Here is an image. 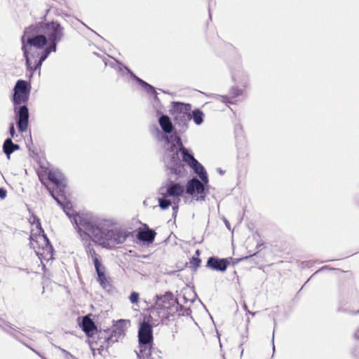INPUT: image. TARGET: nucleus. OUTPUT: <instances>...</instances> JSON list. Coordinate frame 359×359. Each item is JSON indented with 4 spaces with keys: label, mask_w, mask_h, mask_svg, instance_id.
Returning <instances> with one entry per match:
<instances>
[{
    "label": "nucleus",
    "mask_w": 359,
    "mask_h": 359,
    "mask_svg": "<svg viewBox=\"0 0 359 359\" xmlns=\"http://www.w3.org/2000/svg\"><path fill=\"white\" fill-rule=\"evenodd\" d=\"M248 257H249L247 256V257L238 259H237L236 262H238L239 261H241V260H243V259H247Z\"/></svg>",
    "instance_id": "nucleus-48"
},
{
    "label": "nucleus",
    "mask_w": 359,
    "mask_h": 359,
    "mask_svg": "<svg viewBox=\"0 0 359 359\" xmlns=\"http://www.w3.org/2000/svg\"><path fill=\"white\" fill-rule=\"evenodd\" d=\"M217 170L221 175L224 174V171L221 168H218Z\"/></svg>",
    "instance_id": "nucleus-51"
},
{
    "label": "nucleus",
    "mask_w": 359,
    "mask_h": 359,
    "mask_svg": "<svg viewBox=\"0 0 359 359\" xmlns=\"http://www.w3.org/2000/svg\"><path fill=\"white\" fill-rule=\"evenodd\" d=\"M50 8L46 10V14L41 18V21L27 27V33L30 32L34 39L29 40L34 46L44 47L46 46L45 56L57 51L58 43L64 36V27L55 20L45 22Z\"/></svg>",
    "instance_id": "nucleus-3"
},
{
    "label": "nucleus",
    "mask_w": 359,
    "mask_h": 359,
    "mask_svg": "<svg viewBox=\"0 0 359 359\" xmlns=\"http://www.w3.org/2000/svg\"><path fill=\"white\" fill-rule=\"evenodd\" d=\"M137 358H138V359H140V358H142V357L140 355V357H138V356H137Z\"/></svg>",
    "instance_id": "nucleus-58"
},
{
    "label": "nucleus",
    "mask_w": 359,
    "mask_h": 359,
    "mask_svg": "<svg viewBox=\"0 0 359 359\" xmlns=\"http://www.w3.org/2000/svg\"><path fill=\"white\" fill-rule=\"evenodd\" d=\"M109 330H100L97 332V341H95L94 344L96 346H99L98 350L103 351L105 349V346L107 342V337L109 335Z\"/></svg>",
    "instance_id": "nucleus-22"
},
{
    "label": "nucleus",
    "mask_w": 359,
    "mask_h": 359,
    "mask_svg": "<svg viewBox=\"0 0 359 359\" xmlns=\"http://www.w3.org/2000/svg\"><path fill=\"white\" fill-rule=\"evenodd\" d=\"M156 235V231L154 229H149V226L145 224L144 229H139L137 230L136 238L140 241L149 245L153 243Z\"/></svg>",
    "instance_id": "nucleus-14"
},
{
    "label": "nucleus",
    "mask_w": 359,
    "mask_h": 359,
    "mask_svg": "<svg viewBox=\"0 0 359 359\" xmlns=\"http://www.w3.org/2000/svg\"><path fill=\"white\" fill-rule=\"evenodd\" d=\"M4 324L6 326H7V327H8L9 328H11L12 330H16V327H14L13 326V325H12L11 323H9V322H8V321H5V320H4Z\"/></svg>",
    "instance_id": "nucleus-38"
},
{
    "label": "nucleus",
    "mask_w": 359,
    "mask_h": 359,
    "mask_svg": "<svg viewBox=\"0 0 359 359\" xmlns=\"http://www.w3.org/2000/svg\"><path fill=\"white\" fill-rule=\"evenodd\" d=\"M162 197L158 198V205L162 210H166L171 205V201L164 193H159Z\"/></svg>",
    "instance_id": "nucleus-27"
},
{
    "label": "nucleus",
    "mask_w": 359,
    "mask_h": 359,
    "mask_svg": "<svg viewBox=\"0 0 359 359\" xmlns=\"http://www.w3.org/2000/svg\"><path fill=\"white\" fill-rule=\"evenodd\" d=\"M124 336V330L120 327H117L112 330H109V335L107 337V342L105 349H108L114 343L117 342L121 337Z\"/></svg>",
    "instance_id": "nucleus-18"
},
{
    "label": "nucleus",
    "mask_w": 359,
    "mask_h": 359,
    "mask_svg": "<svg viewBox=\"0 0 359 359\" xmlns=\"http://www.w3.org/2000/svg\"><path fill=\"white\" fill-rule=\"evenodd\" d=\"M273 338H274V337L273 336V337H272V343H273V351L274 353L275 352V346H274V343H273Z\"/></svg>",
    "instance_id": "nucleus-50"
},
{
    "label": "nucleus",
    "mask_w": 359,
    "mask_h": 359,
    "mask_svg": "<svg viewBox=\"0 0 359 359\" xmlns=\"http://www.w3.org/2000/svg\"><path fill=\"white\" fill-rule=\"evenodd\" d=\"M189 115L190 121L192 119L196 125L200 126L203 123L204 114L200 109L197 108L194 109L189 112Z\"/></svg>",
    "instance_id": "nucleus-23"
},
{
    "label": "nucleus",
    "mask_w": 359,
    "mask_h": 359,
    "mask_svg": "<svg viewBox=\"0 0 359 359\" xmlns=\"http://www.w3.org/2000/svg\"><path fill=\"white\" fill-rule=\"evenodd\" d=\"M130 302L133 304H137L139 302L140 294L137 292H132L128 297Z\"/></svg>",
    "instance_id": "nucleus-34"
},
{
    "label": "nucleus",
    "mask_w": 359,
    "mask_h": 359,
    "mask_svg": "<svg viewBox=\"0 0 359 359\" xmlns=\"http://www.w3.org/2000/svg\"><path fill=\"white\" fill-rule=\"evenodd\" d=\"M182 299H183V303H184V304H187L188 302H190L191 303H193L194 302V299H189L185 296V294L183 295Z\"/></svg>",
    "instance_id": "nucleus-39"
},
{
    "label": "nucleus",
    "mask_w": 359,
    "mask_h": 359,
    "mask_svg": "<svg viewBox=\"0 0 359 359\" xmlns=\"http://www.w3.org/2000/svg\"><path fill=\"white\" fill-rule=\"evenodd\" d=\"M191 313L189 308L184 307L179 302L178 316H189Z\"/></svg>",
    "instance_id": "nucleus-32"
},
{
    "label": "nucleus",
    "mask_w": 359,
    "mask_h": 359,
    "mask_svg": "<svg viewBox=\"0 0 359 359\" xmlns=\"http://www.w3.org/2000/svg\"><path fill=\"white\" fill-rule=\"evenodd\" d=\"M243 93L242 89H239L238 87L233 86L229 90V96L227 95H218L221 97V100L224 103H229L233 104V102L231 100L232 99L236 98L238 96L241 95Z\"/></svg>",
    "instance_id": "nucleus-21"
},
{
    "label": "nucleus",
    "mask_w": 359,
    "mask_h": 359,
    "mask_svg": "<svg viewBox=\"0 0 359 359\" xmlns=\"http://www.w3.org/2000/svg\"><path fill=\"white\" fill-rule=\"evenodd\" d=\"M12 102L13 111L18 131L23 133L27 131L29 121V111L27 106L29 100L31 85L22 79L16 81L13 89Z\"/></svg>",
    "instance_id": "nucleus-4"
},
{
    "label": "nucleus",
    "mask_w": 359,
    "mask_h": 359,
    "mask_svg": "<svg viewBox=\"0 0 359 359\" xmlns=\"http://www.w3.org/2000/svg\"><path fill=\"white\" fill-rule=\"evenodd\" d=\"M224 223H225L226 226L229 229H230V224H229V222L228 220L225 219Z\"/></svg>",
    "instance_id": "nucleus-46"
},
{
    "label": "nucleus",
    "mask_w": 359,
    "mask_h": 359,
    "mask_svg": "<svg viewBox=\"0 0 359 359\" xmlns=\"http://www.w3.org/2000/svg\"><path fill=\"white\" fill-rule=\"evenodd\" d=\"M243 308H244L245 311H246L248 313L251 314L252 316H255V313L250 312L248 309V306H247V305L245 304H244Z\"/></svg>",
    "instance_id": "nucleus-43"
},
{
    "label": "nucleus",
    "mask_w": 359,
    "mask_h": 359,
    "mask_svg": "<svg viewBox=\"0 0 359 359\" xmlns=\"http://www.w3.org/2000/svg\"><path fill=\"white\" fill-rule=\"evenodd\" d=\"M191 111V104L189 103H184L181 102H172L171 109H170V114L175 115L179 113H187Z\"/></svg>",
    "instance_id": "nucleus-19"
},
{
    "label": "nucleus",
    "mask_w": 359,
    "mask_h": 359,
    "mask_svg": "<svg viewBox=\"0 0 359 359\" xmlns=\"http://www.w3.org/2000/svg\"><path fill=\"white\" fill-rule=\"evenodd\" d=\"M37 219L41 223L40 219L39 217H36V216H34L32 224H35L36 228H37Z\"/></svg>",
    "instance_id": "nucleus-42"
},
{
    "label": "nucleus",
    "mask_w": 359,
    "mask_h": 359,
    "mask_svg": "<svg viewBox=\"0 0 359 359\" xmlns=\"http://www.w3.org/2000/svg\"><path fill=\"white\" fill-rule=\"evenodd\" d=\"M118 71L122 75H124L125 73L129 74L130 78L135 80L147 93L154 95L155 101H159L158 93L153 86L139 78L128 67L123 65L122 63L118 62Z\"/></svg>",
    "instance_id": "nucleus-11"
},
{
    "label": "nucleus",
    "mask_w": 359,
    "mask_h": 359,
    "mask_svg": "<svg viewBox=\"0 0 359 359\" xmlns=\"http://www.w3.org/2000/svg\"><path fill=\"white\" fill-rule=\"evenodd\" d=\"M8 133H9V135H11L10 138H11V139L15 138V137H18L13 123H10L9 128H8Z\"/></svg>",
    "instance_id": "nucleus-35"
},
{
    "label": "nucleus",
    "mask_w": 359,
    "mask_h": 359,
    "mask_svg": "<svg viewBox=\"0 0 359 359\" xmlns=\"http://www.w3.org/2000/svg\"><path fill=\"white\" fill-rule=\"evenodd\" d=\"M354 337L355 339L359 340V329L357 330V332L355 333Z\"/></svg>",
    "instance_id": "nucleus-47"
},
{
    "label": "nucleus",
    "mask_w": 359,
    "mask_h": 359,
    "mask_svg": "<svg viewBox=\"0 0 359 359\" xmlns=\"http://www.w3.org/2000/svg\"><path fill=\"white\" fill-rule=\"evenodd\" d=\"M93 263L94 264L95 272H96L97 275H98L99 273H106V268L102 264L101 259H95V260H94V262H93Z\"/></svg>",
    "instance_id": "nucleus-30"
},
{
    "label": "nucleus",
    "mask_w": 359,
    "mask_h": 359,
    "mask_svg": "<svg viewBox=\"0 0 359 359\" xmlns=\"http://www.w3.org/2000/svg\"><path fill=\"white\" fill-rule=\"evenodd\" d=\"M328 269V266H325L321 267V268H320L319 270H318L315 273H313V276H314L316 273H318V272H320V271H323V270H325V269Z\"/></svg>",
    "instance_id": "nucleus-44"
},
{
    "label": "nucleus",
    "mask_w": 359,
    "mask_h": 359,
    "mask_svg": "<svg viewBox=\"0 0 359 359\" xmlns=\"http://www.w3.org/2000/svg\"><path fill=\"white\" fill-rule=\"evenodd\" d=\"M196 255H197L196 257H198V256H199V255H200V251H199V250H197L196 251Z\"/></svg>",
    "instance_id": "nucleus-52"
},
{
    "label": "nucleus",
    "mask_w": 359,
    "mask_h": 359,
    "mask_svg": "<svg viewBox=\"0 0 359 359\" xmlns=\"http://www.w3.org/2000/svg\"><path fill=\"white\" fill-rule=\"evenodd\" d=\"M34 39V36L32 33H27L25 29L24 34L21 37L22 50L26 62V67L28 72L32 74L34 72L38 69H41L43 62L48 58L50 54L45 56V50L46 46L44 47H39L29 43V40Z\"/></svg>",
    "instance_id": "nucleus-5"
},
{
    "label": "nucleus",
    "mask_w": 359,
    "mask_h": 359,
    "mask_svg": "<svg viewBox=\"0 0 359 359\" xmlns=\"http://www.w3.org/2000/svg\"><path fill=\"white\" fill-rule=\"evenodd\" d=\"M153 325L150 323L149 320H146L144 318L142 322H140L138 327V343H139V352H136L137 356L142 357V358H149L151 355L153 349Z\"/></svg>",
    "instance_id": "nucleus-7"
},
{
    "label": "nucleus",
    "mask_w": 359,
    "mask_h": 359,
    "mask_svg": "<svg viewBox=\"0 0 359 359\" xmlns=\"http://www.w3.org/2000/svg\"><path fill=\"white\" fill-rule=\"evenodd\" d=\"M174 116L175 124L180 127V132L183 133L188 128V124L190 121L189 115L187 113H179Z\"/></svg>",
    "instance_id": "nucleus-17"
},
{
    "label": "nucleus",
    "mask_w": 359,
    "mask_h": 359,
    "mask_svg": "<svg viewBox=\"0 0 359 359\" xmlns=\"http://www.w3.org/2000/svg\"><path fill=\"white\" fill-rule=\"evenodd\" d=\"M158 121L163 133L156 126H154V130L155 132V136L158 141L164 142L163 147H168L170 144L172 143L171 141V140L173 139L172 137L179 135L173 133L175 128L170 118L168 115L161 114Z\"/></svg>",
    "instance_id": "nucleus-9"
},
{
    "label": "nucleus",
    "mask_w": 359,
    "mask_h": 359,
    "mask_svg": "<svg viewBox=\"0 0 359 359\" xmlns=\"http://www.w3.org/2000/svg\"><path fill=\"white\" fill-rule=\"evenodd\" d=\"M209 18L211 20V15H210V12H209Z\"/></svg>",
    "instance_id": "nucleus-55"
},
{
    "label": "nucleus",
    "mask_w": 359,
    "mask_h": 359,
    "mask_svg": "<svg viewBox=\"0 0 359 359\" xmlns=\"http://www.w3.org/2000/svg\"><path fill=\"white\" fill-rule=\"evenodd\" d=\"M159 312H160V314H161V323H164L165 321H169L170 320V318L168 316V309H166L165 307V304H162V303H161V304H159Z\"/></svg>",
    "instance_id": "nucleus-29"
},
{
    "label": "nucleus",
    "mask_w": 359,
    "mask_h": 359,
    "mask_svg": "<svg viewBox=\"0 0 359 359\" xmlns=\"http://www.w3.org/2000/svg\"><path fill=\"white\" fill-rule=\"evenodd\" d=\"M33 242L38 245L39 248L43 250V253H46L47 255H49L50 258L52 257L54 251L53 247L38 219L37 232L35 233H32L30 235V244L33 245Z\"/></svg>",
    "instance_id": "nucleus-10"
},
{
    "label": "nucleus",
    "mask_w": 359,
    "mask_h": 359,
    "mask_svg": "<svg viewBox=\"0 0 359 359\" xmlns=\"http://www.w3.org/2000/svg\"><path fill=\"white\" fill-rule=\"evenodd\" d=\"M48 180L54 185L55 189L52 190L48 187L50 195L56 201V203L63 208L64 212L68 216L71 221L76 215L71 214L72 207L69 203H65L66 200L65 189L67 187V180L64 175L59 170H50L48 172Z\"/></svg>",
    "instance_id": "nucleus-6"
},
{
    "label": "nucleus",
    "mask_w": 359,
    "mask_h": 359,
    "mask_svg": "<svg viewBox=\"0 0 359 359\" xmlns=\"http://www.w3.org/2000/svg\"><path fill=\"white\" fill-rule=\"evenodd\" d=\"M159 303L154 304L148 308L149 313L146 318V320H149L150 323L154 326H157L161 323V314L159 312Z\"/></svg>",
    "instance_id": "nucleus-16"
},
{
    "label": "nucleus",
    "mask_w": 359,
    "mask_h": 359,
    "mask_svg": "<svg viewBox=\"0 0 359 359\" xmlns=\"http://www.w3.org/2000/svg\"><path fill=\"white\" fill-rule=\"evenodd\" d=\"M12 147H13V152L15 151H17V150H19L20 149V145L18 144H15V143H12V144H11Z\"/></svg>",
    "instance_id": "nucleus-41"
},
{
    "label": "nucleus",
    "mask_w": 359,
    "mask_h": 359,
    "mask_svg": "<svg viewBox=\"0 0 359 359\" xmlns=\"http://www.w3.org/2000/svg\"><path fill=\"white\" fill-rule=\"evenodd\" d=\"M165 307L168 309V313L170 318L171 317H173L175 313H178L179 302H177L172 304L166 305Z\"/></svg>",
    "instance_id": "nucleus-31"
},
{
    "label": "nucleus",
    "mask_w": 359,
    "mask_h": 359,
    "mask_svg": "<svg viewBox=\"0 0 359 359\" xmlns=\"http://www.w3.org/2000/svg\"><path fill=\"white\" fill-rule=\"evenodd\" d=\"M205 177L203 175H196L201 180L196 177H192L189 180L186 186V193L190 195L193 198L197 201H203L205 199L206 194L208 192V176L205 171Z\"/></svg>",
    "instance_id": "nucleus-8"
},
{
    "label": "nucleus",
    "mask_w": 359,
    "mask_h": 359,
    "mask_svg": "<svg viewBox=\"0 0 359 359\" xmlns=\"http://www.w3.org/2000/svg\"><path fill=\"white\" fill-rule=\"evenodd\" d=\"M177 210H178V205H175L172 206V210H173L172 216L174 217H175L176 215H177Z\"/></svg>",
    "instance_id": "nucleus-40"
},
{
    "label": "nucleus",
    "mask_w": 359,
    "mask_h": 359,
    "mask_svg": "<svg viewBox=\"0 0 359 359\" xmlns=\"http://www.w3.org/2000/svg\"><path fill=\"white\" fill-rule=\"evenodd\" d=\"M249 321H250V319H249V318H248L247 319V322H248V323H249Z\"/></svg>",
    "instance_id": "nucleus-57"
},
{
    "label": "nucleus",
    "mask_w": 359,
    "mask_h": 359,
    "mask_svg": "<svg viewBox=\"0 0 359 359\" xmlns=\"http://www.w3.org/2000/svg\"><path fill=\"white\" fill-rule=\"evenodd\" d=\"M85 250L88 256L91 257L93 262H94L95 259H100V256L95 252L90 242L86 245Z\"/></svg>",
    "instance_id": "nucleus-28"
},
{
    "label": "nucleus",
    "mask_w": 359,
    "mask_h": 359,
    "mask_svg": "<svg viewBox=\"0 0 359 359\" xmlns=\"http://www.w3.org/2000/svg\"><path fill=\"white\" fill-rule=\"evenodd\" d=\"M201 263V259L198 257H192L190 260V264H191L194 271H196L197 269L200 266Z\"/></svg>",
    "instance_id": "nucleus-33"
},
{
    "label": "nucleus",
    "mask_w": 359,
    "mask_h": 359,
    "mask_svg": "<svg viewBox=\"0 0 359 359\" xmlns=\"http://www.w3.org/2000/svg\"><path fill=\"white\" fill-rule=\"evenodd\" d=\"M72 222L83 241L90 239L109 249L123 243L131 234L121 228L109 229L106 227L107 221L99 220L88 215L76 213Z\"/></svg>",
    "instance_id": "nucleus-1"
},
{
    "label": "nucleus",
    "mask_w": 359,
    "mask_h": 359,
    "mask_svg": "<svg viewBox=\"0 0 359 359\" xmlns=\"http://www.w3.org/2000/svg\"><path fill=\"white\" fill-rule=\"evenodd\" d=\"M7 191L4 187H0V198L1 200L4 199L6 197Z\"/></svg>",
    "instance_id": "nucleus-37"
},
{
    "label": "nucleus",
    "mask_w": 359,
    "mask_h": 359,
    "mask_svg": "<svg viewBox=\"0 0 359 359\" xmlns=\"http://www.w3.org/2000/svg\"><path fill=\"white\" fill-rule=\"evenodd\" d=\"M231 77H232V80H233V81L234 83H238V81H237V79H236V75H235L233 73L232 74Z\"/></svg>",
    "instance_id": "nucleus-45"
},
{
    "label": "nucleus",
    "mask_w": 359,
    "mask_h": 359,
    "mask_svg": "<svg viewBox=\"0 0 359 359\" xmlns=\"http://www.w3.org/2000/svg\"><path fill=\"white\" fill-rule=\"evenodd\" d=\"M39 356L41 357L42 359H46V358L43 357L41 354Z\"/></svg>",
    "instance_id": "nucleus-54"
},
{
    "label": "nucleus",
    "mask_w": 359,
    "mask_h": 359,
    "mask_svg": "<svg viewBox=\"0 0 359 359\" xmlns=\"http://www.w3.org/2000/svg\"><path fill=\"white\" fill-rule=\"evenodd\" d=\"M94 342H95V341H93V342H92V343H91L90 341H89V344H90V346H92L93 344H94ZM91 349H93V347H91Z\"/></svg>",
    "instance_id": "nucleus-53"
},
{
    "label": "nucleus",
    "mask_w": 359,
    "mask_h": 359,
    "mask_svg": "<svg viewBox=\"0 0 359 359\" xmlns=\"http://www.w3.org/2000/svg\"><path fill=\"white\" fill-rule=\"evenodd\" d=\"M12 143L13 140L11 138H6L3 144V151L8 159H10L11 155L13 153V147L11 145Z\"/></svg>",
    "instance_id": "nucleus-26"
},
{
    "label": "nucleus",
    "mask_w": 359,
    "mask_h": 359,
    "mask_svg": "<svg viewBox=\"0 0 359 359\" xmlns=\"http://www.w3.org/2000/svg\"><path fill=\"white\" fill-rule=\"evenodd\" d=\"M184 187L180 183L168 180L165 186L161 187L159 193H164L169 197H179L183 195Z\"/></svg>",
    "instance_id": "nucleus-13"
},
{
    "label": "nucleus",
    "mask_w": 359,
    "mask_h": 359,
    "mask_svg": "<svg viewBox=\"0 0 359 359\" xmlns=\"http://www.w3.org/2000/svg\"><path fill=\"white\" fill-rule=\"evenodd\" d=\"M172 144L164 147L163 161L167 170L178 177L186 172L185 165L189 166L196 175L205 177L204 166L194 157L193 151L183 145L180 136H174Z\"/></svg>",
    "instance_id": "nucleus-2"
},
{
    "label": "nucleus",
    "mask_w": 359,
    "mask_h": 359,
    "mask_svg": "<svg viewBox=\"0 0 359 359\" xmlns=\"http://www.w3.org/2000/svg\"><path fill=\"white\" fill-rule=\"evenodd\" d=\"M232 260V257L219 258L216 256H212L208 259L206 266L213 271L224 272Z\"/></svg>",
    "instance_id": "nucleus-12"
},
{
    "label": "nucleus",
    "mask_w": 359,
    "mask_h": 359,
    "mask_svg": "<svg viewBox=\"0 0 359 359\" xmlns=\"http://www.w3.org/2000/svg\"><path fill=\"white\" fill-rule=\"evenodd\" d=\"M160 90H161V89H160ZM162 91H163V93H167L166 91H165V90H162Z\"/></svg>",
    "instance_id": "nucleus-56"
},
{
    "label": "nucleus",
    "mask_w": 359,
    "mask_h": 359,
    "mask_svg": "<svg viewBox=\"0 0 359 359\" xmlns=\"http://www.w3.org/2000/svg\"><path fill=\"white\" fill-rule=\"evenodd\" d=\"M155 304L162 303V304L169 305L172 304L174 303H177L178 301L174 299L173 294L168 291L164 294H156L153 299Z\"/></svg>",
    "instance_id": "nucleus-20"
},
{
    "label": "nucleus",
    "mask_w": 359,
    "mask_h": 359,
    "mask_svg": "<svg viewBox=\"0 0 359 359\" xmlns=\"http://www.w3.org/2000/svg\"><path fill=\"white\" fill-rule=\"evenodd\" d=\"M1 329L6 332L7 334H8L9 335H11L12 337H13L15 339L18 340V341H20V343H22L23 345H25V346H27V348H29L30 350H32L34 353H35L36 355H40V353L39 351H37L36 349H34V348L31 347L29 345H28L27 343H25V341H23L20 338V337L15 334V332H13L11 330H8V329H6L3 327H1Z\"/></svg>",
    "instance_id": "nucleus-25"
},
{
    "label": "nucleus",
    "mask_w": 359,
    "mask_h": 359,
    "mask_svg": "<svg viewBox=\"0 0 359 359\" xmlns=\"http://www.w3.org/2000/svg\"><path fill=\"white\" fill-rule=\"evenodd\" d=\"M97 281L100 285L106 290H109L111 288V285L107 278L105 273H99L97 275Z\"/></svg>",
    "instance_id": "nucleus-24"
},
{
    "label": "nucleus",
    "mask_w": 359,
    "mask_h": 359,
    "mask_svg": "<svg viewBox=\"0 0 359 359\" xmlns=\"http://www.w3.org/2000/svg\"><path fill=\"white\" fill-rule=\"evenodd\" d=\"M236 136L241 135L243 133L242 126L240 123L236 124L234 127Z\"/></svg>",
    "instance_id": "nucleus-36"
},
{
    "label": "nucleus",
    "mask_w": 359,
    "mask_h": 359,
    "mask_svg": "<svg viewBox=\"0 0 359 359\" xmlns=\"http://www.w3.org/2000/svg\"><path fill=\"white\" fill-rule=\"evenodd\" d=\"M79 326L88 338H94L97 327L94 321L88 316H83Z\"/></svg>",
    "instance_id": "nucleus-15"
},
{
    "label": "nucleus",
    "mask_w": 359,
    "mask_h": 359,
    "mask_svg": "<svg viewBox=\"0 0 359 359\" xmlns=\"http://www.w3.org/2000/svg\"><path fill=\"white\" fill-rule=\"evenodd\" d=\"M351 314L353 315H357V314H359V310L356 311H352L351 312Z\"/></svg>",
    "instance_id": "nucleus-49"
}]
</instances>
